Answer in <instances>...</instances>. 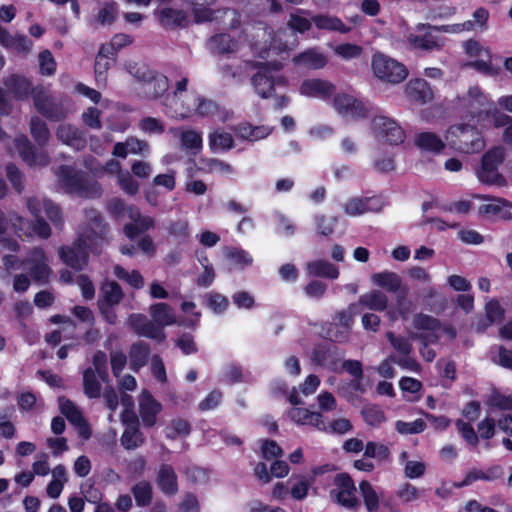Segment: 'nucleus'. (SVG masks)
Instances as JSON below:
<instances>
[{"label": "nucleus", "mask_w": 512, "mask_h": 512, "mask_svg": "<svg viewBox=\"0 0 512 512\" xmlns=\"http://www.w3.org/2000/svg\"><path fill=\"white\" fill-rule=\"evenodd\" d=\"M466 55L472 59L470 65L481 72H488L491 68V53L480 42L470 39L463 43Z\"/></svg>", "instance_id": "obj_23"}, {"label": "nucleus", "mask_w": 512, "mask_h": 512, "mask_svg": "<svg viewBox=\"0 0 512 512\" xmlns=\"http://www.w3.org/2000/svg\"><path fill=\"white\" fill-rule=\"evenodd\" d=\"M27 208L35 217V222L31 225L19 215H13L10 219L12 225L18 231H21L26 236L37 235L41 238H48L51 234L49 225L40 218L42 209L45 210L48 218L55 226L62 224V214L60 208L48 199H39L31 197L27 200Z\"/></svg>", "instance_id": "obj_2"}, {"label": "nucleus", "mask_w": 512, "mask_h": 512, "mask_svg": "<svg viewBox=\"0 0 512 512\" xmlns=\"http://www.w3.org/2000/svg\"><path fill=\"white\" fill-rule=\"evenodd\" d=\"M298 91L304 97L327 100L334 93L335 85L326 79L307 78L301 82Z\"/></svg>", "instance_id": "obj_22"}, {"label": "nucleus", "mask_w": 512, "mask_h": 512, "mask_svg": "<svg viewBox=\"0 0 512 512\" xmlns=\"http://www.w3.org/2000/svg\"><path fill=\"white\" fill-rule=\"evenodd\" d=\"M405 95L407 99L416 104H426L433 99V92L429 84L421 78L411 79L405 85Z\"/></svg>", "instance_id": "obj_28"}, {"label": "nucleus", "mask_w": 512, "mask_h": 512, "mask_svg": "<svg viewBox=\"0 0 512 512\" xmlns=\"http://www.w3.org/2000/svg\"><path fill=\"white\" fill-rule=\"evenodd\" d=\"M460 101L478 121L488 118L494 109V102L478 86L470 87Z\"/></svg>", "instance_id": "obj_17"}, {"label": "nucleus", "mask_w": 512, "mask_h": 512, "mask_svg": "<svg viewBox=\"0 0 512 512\" xmlns=\"http://www.w3.org/2000/svg\"><path fill=\"white\" fill-rule=\"evenodd\" d=\"M357 304L358 306L363 305L371 310L383 311L387 308L388 298L383 292L372 290L361 295Z\"/></svg>", "instance_id": "obj_49"}, {"label": "nucleus", "mask_w": 512, "mask_h": 512, "mask_svg": "<svg viewBox=\"0 0 512 512\" xmlns=\"http://www.w3.org/2000/svg\"><path fill=\"white\" fill-rule=\"evenodd\" d=\"M202 170L210 173H218L224 176L233 175L235 170L233 166L219 159H205L202 161Z\"/></svg>", "instance_id": "obj_62"}, {"label": "nucleus", "mask_w": 512, "mask_h": 512, "mask_svg": "<svg viewBox=\"0 0 512 512\" xmlns=\"http://www.w3.org/2000/svg\"><path fill=\"white\" fill-rule=\"evenodd\" d=\"M305 271L306 274L311 277H323L333 280L337 279L340 274L337 266L324 259L307 262Z\"/></svg>", "instance_id": "obj_36"}, {"label": "nucleus", "mask_w": 512, "mask_h": 512, "mask_svg": "<svg viewBox=\"0 0 512 512\" xmlns=\"http://www.w3.org/2000/svg\"><path fill=\"white\" fill-rule=\"evenodd\" d=\"M52 479L47 485L46 493L52 499H57L68 481L66 468L59 464L51 471Z\"/></svg>", "instance_id": "obj_43"}, {"label": "nucleus", "mask_w": 512, "mask_h": 512, "mask_svg": "<svg viewBox=\"0 0 512 512\" xmlns=\"http://www.w3.org/2000/svg\"><path fill=\"white\" fill-rule=\"evenodd\" d=\"M381 207V201L376 197H354L348 199L343 204V210L345 214L350 217H357L368 212H377L381 209Z\"/></svg>", "instance_id": "obj_26"}, {"label": "nucleus", "mask_w": 512, "mask_h": 512, "mask_svg": "<svg viewBox=\"0 0 512 512\" xmlns=\"http://www.w3.org/2000/svg\"><path fill=\"white\" fill-rule=\"evenodd\" d=\"M268 125L253 126L250 123H241L234 128L236 135L250 142L259 141L268 137L272 132Z\"/></svg>", "instance_id": "obj_37"}, {"label": "nucleus", "mask_w": 512, "mask_h": 512, "mask_svg": "<svg viewBox=\"0 0 512 512\" xmlns=\"http://www.w3.org/2000/svg\"><path fill=\"white\" fill-rule=\"evenodd\" d=\"M405 40L413 50L434 51L444 46V38L438 35L435 26L419 23L407 31Z\"/></svg>", "instance_id": "obj_11"}, {"label": "nucleus", "mask_w": 512, "mask_h": 512, "mask_svg": "<svg viewBox=\"0 0 512 512\" xmlns=\"http://www.w3.org/2000/svg\"><path fill=\"white\" fill-rule=\"evenodd\" d=\"M308 11L298 9L295 13L290 15V19L287 23L288 27L299 33H304L311 28V21L308 18Z\"/></svg>", "instance_id": "obj_59"}, {"label": "nucleus", "mask_w": 512, "mask_h": 512, "mask_svg": "<svg viewBox=\"0 0 512 512\" xmlns=\"http://www.w3.org/2000/svg\"><path fill=\"white\" fill-rule=\"evenodd\" d=\"M145 437L138 425L127 426L121 436V444L127 450H134L143 445Z\"/></svg>", "instance_id": "obj_52"}, {"label": "nucleus", "mask_w": 512, "mask_h": 512, "mask_svg": "<svg viewBox=\"0 0 512 512\" xmlns=\"http://www.w3.org/2000/svg\"><path fill=\"white\" fill-rule=\"evenodd\" d=\"M90 224L79 229L77 242L69 247H61L59 256L68 266L80 270L87 263L88 251L97 252L104 242L105 227L100 221L97 211L87 212Z\"/></svg>", "instance_id": "obj_1"}, {"label": "nucleus", "mask_w": 512, "mask_h": 512, "mask_svg": "<svg viewBox=\"0 0 512 512\" xmlns=\"http://www.w3.org/2000/svg\"><path fill=\"white\" fill-rule=\"evenodd\" d=\"M439 323L436 318L425 314H419L413 320L414 328L421 331L419 336L428 343L436 342L441 338L437 333Z\"/></svg>", "instance_id": "obj_33"}, {"label": "nucleus", "mask_w": 512, "mask_h": 512, "mask_svg": "<svg viewBox=\"0 0 512 512\" xmlns=\"http://www.w3.org/2000/svg\"><path fill=\"white\" fill-rule=\"evenodd\" d=\"M131 491L138 506L144 507L150 504L153 490L149 482L139 481L132 487Z\"/></svg>", "instance_id": "obj_57"}, {"label": "nucleus", "mask_w": 512, "mask_h": 512, "mask_svg": "<svg viewBox=\"0 0 512 512\" xmlns=\"http://www.w3.org/2000/svg\"><path fill=\"white\" fill-rule=\"evenodd\" d=\"M30 131L39 145H44L49 139V131L44 121L38 117H33L30 122Z\"/></svg>", "instance_id": "obj_64"}, {"label": "nucleus", "mask_w": 512, "mask_h": 512, "mask_svg": "<svg viewBox=\"0 0 512 512\" xmlns=\"http://www.w3.org/2000/svg\"><path fill=\"white\" fill-rule=\"evenodd\" d=\"M4 84L7 92L19 100L28 98L30 93L33 95L34 90L36 89H32L31 83L27 78L19 75H11L7 77Z\"/></svg>", "instance_id": "obj_38"}, {"label": "nucleus", "mask_w": 512, "mask_h": 512, "mask_svg": "<svg viewBox=\"0 0 512 512\" xmlns=\"http://www.w3.org/2000/svg\"><path fill=\"white\" fill-rule=\"evenodd\" d=\"M156 483L162 493L168 496L178 492L177 475L169 464H162L157 470Z\"/></svg>", "instance_id": "obj_34"}, {"label": "nucleus", "mask_w": 512, "mask_h": 512, "mask_svg": "<svg viewBox=\"0 0 512 512\" xmlns=\"http://www.w3.org/2000/svg\"><path fill=\"white\" fill-rule=\"evenodd\" d=\"M329 494L334 503L347 510L356 511L360 507L355 484L352 478L345 473L335 476Z\"/></svg>", "instance_id": "obj_14"}, {"label": "nucleus", "mask_w": 512, "mask_h": 512, "mask_svg": "<svg viewBox=\"0 0 512 512\" xmlns=\"http://www.w3.org/2000/svg\"><path fill=\"white\" fill-rule=\"evenodd\" d=\"M192 6V15L196 23L213 22L223 27H235L238 24V12L233 9H212L216 0H184Z\"/></svg>", "instance_id": "obj_8"}, {"label": "nucleus", "mask_w": 512, "mask_h": 512, "mask_svg": "<svg viewBox=\"0 0 512 512\" xmlns=\"http://www.w3.org/2000/svg\"><path fill=\"white\" fill-rule=\"evenodd\" d=\"M258 71L252 76L251 84L254 92L261 98H270L275 95L277 87H287L285 76L277 74L283 67L279 61L255 63Z\"/></svg>", "instance_id": "obj_4"}, {"label": "nucleus", "mask_w": 512, "mask_h": 512, "mask_svg": "<svg viewBox=\"0 0 512 512\" xmlns=\"http://www.w3.org/2000/svg\"><path fill=\"white\" fill-rule=\"evenodd\" d=\"M168 233L179 243H186L190 238L189 223L187 220L178 219L168 225Z\"/></svg>", "instance_id": "obj_58"}, {"label": "nucleus", "mask_w": 512, "mask_h": 512, "mask_svg": "<svg viewBox=\"0 0 512 512\" xmlns=\"http://www.w3.org/2000/svg\"><path fill=\"white\" fill-rule=\"evenodd\" d=\"M58 184L67 193L82 198H97L101 195L100 185L88 180L85 175L72 167L63 166L57 172Z\"/></svg>", "instance_id": "obj_6"}, {"label": "nucleus", "mask_w": 512, "mask_h": 512, "mask_svg": "<svg viewBox=\"0 0 512 512\" xmlns=\"http://www.w3.org/2000/svg\"><path fill=\"white\" fill-rule=\"evenodd\" d=\"M415 145L424 152L440 153L444 147V141L433 132H422L415 137Z\"/></svg>", "instance_id": "obj_42"}, {"label": "nucleus", "mask_w": 512, "mask_h": 512, "mask_svg": "<svg viewBox=\"0 0 512 512\" xmlns=\"http://www.w3.org/2000/svg\"><path fill=\"white\" fill-rule=\"evenodd\" d=\"M33 100L37 111L51 121H60L71 111L68 101L54 98L48 89L42 86L34 90Z\"/></svg>", "instance_id": "obj_12"}, {"label": "nucleus", "mask_w": 512, "mask_h": 512, "mask_svg": "<svg viewBox=\"0 0 512 512\" xmlns=\"http://www.w3.org/2000/svg\"><path fill=\"white\" fill-rule=\"evenodd\" d=\"M123 298L120 286L113 281H106L100 289L98 305L116 306Z\"/></svg>", "instance_id": "obj_45"}, {"label": "nucleus", "mask_w": 512, "mask_h": 512, "mask_svg": "<svg viewBox=\"0 0 512 512\" xmlns=\"http://www.w3.org/2000/svg\"><path fill=\"white\" fill-rule=\"evenodd\" d=\"M149 356V347L143 342L134 344L130 350V366L137 371L143 367Z\"/></svg>", "instance_id": "obj_55"}, {"label": "nucleus", "mask_w": 512, "mask_h": 512, "mask_svg": "<svg viewBox=\"0 0 512 512\" xmlns=\"http://www.w3.org/2000/svg\"><path fill=\"white\" fill-rule=\"evenodd\" d=\"M293 63L310 70H319L326 66L328 59L319 48L312 47L294 56Z\"/></svg>", "instance_id": "obj_31"}, {"label": "nucleus", "mask_w": 512, "mask_h": 512, "mask_svg": "<svg viewBox=\"0 0 512 512\" xmlns=\"http://www.w3.org/2000/svg\"><path fill=\"white\" fill-rule=\"evenodd\" d=\"M25 263L29 266L30 275L34 280L41 282L48 280L52 271L48 265L45 252L42 249L34 248L29 253Z\"/></svg>", "instance_id": "obj_25"}, {"label": "nucleus", "mask_w": 512, "mask_h": 512, "mask_svg": "<svg viewBox=\"0 0 512 512\" xmlns=\"http://www.w3.org/2000/svg\"><path fill=\"white\" fill-rule=\"evenodd\" d=\"M111 47H101L95 62V77L98 85L105 84L106 74L114 63V55L110 54Z\"/></svg>", "instance_id": "obj_44"}, {"label": "nucleus", "mask_w": 512, "mask_h": 512, "mask_svg": "<svg viewBox=\"0 0 512 512\" xmlns=\"http://www.w3.org/2000/svg\"><path fill=\"white\" fill-rule=\"evenodd\" d=\"M371 68L377 79L390 84L403 82L409 74L404 64L379 52L373 54Z\"/></svg>", "instance_id": "obj_10"}, {"label": "nucleus", "mask_w": 512, "mask_h": 512, "mask_svg": "<svg viewBox=\"0 0 512 512\" xmlns=\"http://www.w3.org/2000/svg\"><path fill=\"white\" fill-rule=\"evenodd\" d=\"M221 29L227 31L219 33L211 37L210 45L214 52L218 54H231L238 52L244 40V32L239 29L240 15L238 14V24L231 27H223L221 24L216 23Z\"/></svg>", "instance_id": "obj_16"}, {"label": "nucleus", "mask_w": 512, "mask_h": 512, "mask_svg": "<svg viewBox=\"0 0 512 512\" xmlns=\"http://www.w3.org/2000/svg\"><path fill=\"white\" fill-rule=\"evenodd\" d=\"M179 137L181 147L189 150L192 154H197L203 147L202 133L194 129H180Z\"/></svg>", "instance_id": "obj_48"}, {"label": "nucleus", "mask_w": 512, "mask_h": 512, "mask_svg": "<svg viewBox=\"0 0 512 512\" xmlns=\"http://www.w3.org/2000/svg\"><path fill=\"white\" fill-rule=\"evenodd\" d=\"M322 472V468H313L309 475H292L288 480L292 498L295 500H303L306 498L314 482V476Z\"/></svg>", "instance_id": "obj_30"}, {"label": "nucleus", "mask_w": 512, "mask_h": 512, "mask_svg": "<svg viewBox=\"0 0 512 512\" xmlns=\"http://www.w3.org/2000/svg\"><path fill=\"white\" fill-rule=\"evenodd\" d=\"M128 154L148 156L150 154V145L145 140L137 137H128L123 142H117L112 151L114 157L125 159Z\"/></svg>", "instance_id": "obj_27"}, {"label": "nucleus", "mask_w": 512, "mask_h": 512, "mask_svg": "<svg viewBox=\"0 0 512 512\" xmlns=\"http://www.w3.org/2000/svg\"><path fill=\"white\" fill-rule=\"evenodd\" d=\"M226 259L235 267L244 269L253 263L252 255L238 247H226L223 251Z\"/></svg>", "instance_id": "obj_50"}, {"label": "nucleus", "mask_w": 512, "mask_h": 512, "mask_svg": "<svg viewBox=\"0 0 512 512\" xmlns=\"http://www.w3.org/2000/svg\"><path fill=\"white\" fill-rule=\"evenodd\" d=\"M128 219L131 220V223L125 225L124 233L130 239L154 226L153 218L141 215L137 208L128 209Z\"/></svg>", "instance_id": "obj_32"}, {"label": "nucleus", "mask_w": 512, "mask_h": 512, "mask_svg": "<svg viewBox=\"0 0 512 512\" xmlns=\"http://www.w3.org/2000/svg\"><path fill=\"white\" fill-rule=\"evenodd\" d=\"M474 198L483 201L478 207V213L485 217H498L505 220L512 219V202L504 198L488 195H475Z\"/></svg>", "instance_id": "obj_18"}, {"label": "nucleus", "mask_w": 512, "mask_h": 512, "mask_svg": "<svg viewBox=\"0 0 512 512\" xmlns=\"http://www.w3.org/2000/svg\"><path fill=\"white\" fill-rule=\"evenodd\" d=\"M15 150L25 163L31 167H43L49 162L45 152H36L26 136H19L14 140Z\"/></svg>", "instance_id": "obj_24"}, {"label": "nucleus", "mask_w": 512, "mask_h": 512, "mask_svg": "<svg viewBox=\"0 0 512 512\" xmlns=\"http://www.w3.org/2000/svg\"><path fill=\"white\" fill-rule=\"evenodd\" d=\"M362 52L361 46L352 43H342L334 47V53L346 61L359 58Z\"/></svg>", "instance_id": "obj_63"}, {"label": "nucleus", "mask_w": 512, "mask_h": 512, "mask_svg": "<svg viewBox=\"0 0 512 512\" xmlns=\"http://www.w3.org/2000/svg\"><path fill=\"white\" fill-rule=\"evenodd\" d=\"M288 400L290 404L293 405V407L290 408L287 412V416L292 422H294L296 425L312 426L319 431L328 430L327 422L321 412L299 407V405L303 404V402L298 396L296 388L292 389Z\"/></svg>", "instance_id": "obj_13"}, {"label": "nucleus", "mask_w": 512, "mask_h": 512, "mask_svg": "<svg viewBox=\"0 0 512 512\" xmlns=\"http://www.w3.org/2000/svg\"><path fill=\"white\" fill-rule=\"evenodd\" d=\"M286 35V32H280L277 37L272 40V46L269 48L254 47L258 56L262 59H268L273 55H279L282 53H288L295 46V41L288 42L282 41V38Z\"/></svg>", "instance_id": "obj_39"}, {"label": "nucleus", "mask_w": 512, "mask_h": 512, "mask_svg": "<svg viewBox=\"0 0 512 512\" xmlns=\"http://www.w3.org/2000/svg\"><path fill=\"white\" fill-rule=\"evenodd\" d=\"M318 29L348 33L350 28L341 19L331 15H316L312 18Z\"/></svg>", "instance_id": "obj_51"}, {"label": "nucleus", "mask_w": 512, "mask_h": 512, "mask_svg": "<svg viewBox=\"0 0 512 512\" xmlns=\"http://www.w3.org/2000/svg\"><path fill=\"white\" fill-rule=\"evenodd\" d=\"M162 408V404L150 392L143 390L138 398V414L143 427L155 426Z\"/></svg>", "instance_id": "obj_20"}, {"label": "nucleus", "mask_w": 512, "mask_h": 512, "mask_svg": "<svg viewBox=\"0 0 512 512\" xmlns=\"http://www.w3.org/2000/svg\"><path fill=\"white\" fill-rule=\"evenodd\" d=\"M313 360L322 367L332 372L340 373L343 371V356L338 355L332 350H317L314 353Z\"/></svg>", "instance_id": "obj_41"}, {"label": "nucleus", "mask_w": 512, "mask_h": 512, "mask_svg": "<svg viewBox=\"0 0 512 512\" xmlns=\"http://www.w3.org/2000/svg\"><path fill=\"white\" fill-rule=\"evenodd\" d=\"M484 309L488 324L483 325L481 330H484L488 325L502 321L505 316V310L497 299L488 300Z\"/></svg>", "instance_id": "obj_60"}, {"label": "nucleus", "mask_w": 512, "mask_h": 512, "mask_svg": "<svg viewBox=\"0 0 512 512\" xmlns=\"http://www.w3.org/2000/svg\"><path fill=\"white\" fill-rule=\"evenodd\" d=\"M57 137L66 145H69L77 150L82 149L86 141L82 134L70 125H60L57 130Z\"/></svg>", "instance_id": "obj_47"}, {"label": "nucleus", "mask_w": 512, "mask_h": 512, "mask_svg": "<svg viewBox=\"0 0 512 512\" xmlns=\"http://www.w3.org/2000/svg\"><path fill=\"white\" fill-rule=\"evenodd\" d=\"M371 281L374 285L392 293L397 292L402 284L400 276L391 271L375 273L371 276Z\"/></svg>", "instance_id": "obj_46"}, {"label": "nucleus", "mask_w": 512, "mask_h": 512, "mask_svg": "<svg viewBox=\"0 0 512 512\" xmlns=\"http://www.w3.org/2000/svg\"><path fill=\"white\" fill-rule=\"evenodd\" d=\"M0 44L14 52L26 54L31 50V41L20 34H10L0 25Z\"/></svg>", "instance_id": "obj_35"}, {"label": "nucleus", "mask_w": 512, "mask_h": 512, "mask_svg": "<svg viewBox=\"0 0 512 512\" xmlns=\"http://www.w3.org/2000/svg\"><path fill=\"white\" fill-rule=\"evenodd\" d=\"M191 426L189 422L182 418L171 420L165 428V436L168 439L183 438L190 434Z\"/></svg>", "instance_id": "obj_54"}, {"label": "nucleus", "mask_w": 512, "mask_h": 512, "mask_svg": "<svg viewBox=\"0 0 512 512\" xmlns=\"http://www.w3.org/2000/svg\"><path fill=\"white\" fill-rule=\"evenodd\" d=\"M375 133L386 139L390 144L398 145L404 142L405 132L393 119L386 116H377L373 119Z\"/></svg>", "instance_id": "obj_21"}, {"label": "nucleus", "mask_w": 512, "mask_h": 512, "mask_svg": "<svg viewBox=\"0 0 512 512\" xmlns=\"http://www.w3.org/2000/svg\"><path fill=\"white\" fill-rule=\"evenodd\" d=\"M170 3H158L159 6L155 11V15L158 17L159 22L167 28L184 25L187 21L186 13L181 9L170 6Z\"/></svg>", "instance_id": "obj_29"}, {"label": "nucleus", "mask_w": 512, "mask_h": 512, "mask_svg": "<svg viewBox=\"0 0 512 512\" xmlns=\"http://www.w3.org/2000/svg\"><path fill=\"white\" fill-rule=\"evenodd\" d=\"M445 140L450 148L466 154L478 153L485 147L481 133L470 124L450 126L446 131Z\"/></svg>", "instance_id": "obj_5"}, {"label": "nucleus", "mask_w": 512, "mask_h": 512, "mask_svg": "<svg viewBox=\"0 0 512 512\" xmlns=\"http://www.w3.org/2000/svg\"><path fill=\"white\" fill-rule=\"evenodd\" d=\"M333 107L341 116L348 119H360L366 116L365 104L355 96L339 93L333 99Z\"/></svg>", "instance_id": "obj_19"}, {"label": "nucleus", "mask_w": 512, "mask_h": 512, "mask_svg": "<svg viewBox=\"0 0 512 512\" xmlns=\"http://www.w3.org/2000/svg\"><path fill=\"white\" fill-rule=\"evenodd\" d=\"M359 490L368 512H377L379 508V495L368 481L359 484Z\"/></svg>", "instance_id": "obj_53"}, {"label": "nucleus", "mask_w": 512, "mask_h": 512, "mask_svg": "<svg viewBox=\"0 0 512 512\" xmlns=\"http://www.w3.org/2000/svg\"><path fill=\"white\" fill-rule=\"evenodd\" d=\"M208 145L213 153H222L234 147V139L230 133L217 129L209 133Z\"/></svg>", "instance_id": "obj_40"}, {"label": "nucleus", "mask_w": 512, "mask_h": 512, "mask_svg": "<svg viewBox=\"0 0 512 512\" xmlns=\"http://www.w3.org/2000/svg\"><path fill=\"white\" fill-rule=\"evenodd\" d=\"M492 119L495 128H503V141L512 145V116L495 111L492 114Z\"/></svg>", "instance_id": "obj_56"}, {"label": "nucleus", "mask_w": 512, "mask_h": 512, "mask_svg": "<svg viewBox=\"0 0 512 512\" xmlns=\"http://www.w3.org/2000/svg\"><path fill=\"white\" fill-rule=\"evenodd\" d=\"M96 372L92 368L85 370L83 375L84 392L90 398H97L100 396L101 384L98 381Z\"/></svg>", "instance_id": "obj_61"}, {"label": "nucleus", "mask_w": 512, "mask_h": 512, "mask_svg": "<svg viewBox=\"0 0 512 512\" xmlns=\"http://www.w3.org/2000/svg\"><path fill=\"white\" fill-rule=\"evenodd\" d=\"M197 95L189 92L186 94L172 93L163 101L164 112L167 116L176 120H184L195 115Z\"/></svg>", "instance_id": "obj_15"}, {"label": "nucleus", "mask_w": 512, "mask_h": 512, "mask_svg": "<svg viewBox=\"0 0 512 512\" xmlns=\"http://www.w3.org/2000/svg\"><path fill=\"white\" fill-rule=\"evenodd\" d=\"M126 70L138 80V90L145 98L156 99L169 88L166 76L150 70L145 65L129 62L126 64Z\"/></svg>", "instance_id": "obj_7"}, {"label": "nucleus", "mask_w": 512, "mask_h": 512, "mask_svg": "<svg viewBox=\"0 0 512 512\" xmlns=\"http://www.w3.org/2000/svg\"><path fill=\"white\" fill-rule=\"evenodd\" d=\"M149 321L143 314H131L128 318L129 326L140 336L162 341L165 339L164 327L177 322L174 309L163 302H158L149 307Z\"/></svg>", "instance_id": "obj_3"}, {"label": "nucleus", "mask_w": 512, "mask_h": 512, "mask_svg": "<svg viewBox=\"0 0 512 512\" xmlns=\"http://www.w3.org/2000/svg\"><path fill=\"white\" fill-rule=\"evenodd\" d=\"M504 157V147L494 146L489 149L482 156L481 165L476 171L478 180L491 186H507L506 178L499 172V166L503 163Z\"/></svg>", "instance_id": "obj_9"}]
</instances>
